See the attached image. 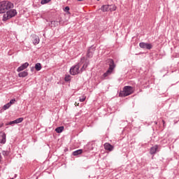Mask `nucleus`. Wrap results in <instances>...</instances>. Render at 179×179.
<instances>
[{
	"mask_svg": "<svg viewBox=\"0 0 179 179\" xmlns=\"http://www.w3.org/2000/svg\"><path fill=\"white\" fill-rule=\"evenodd\" d=\"M13 8V3L10 1H3L0 2V13H5Z\"/></svg>",
	"mask_w": 179,
	"mask_h": 179,
	"instance_id": "obj_1",
	"label": "nucleus"
},
{
	"mask_svg": "<svg viewBox=\"0 0 179 179\" xmlns=\"http://www.w3.org/2000/svg\"><path fill=\"white\" fill-rule=\"evenodd\" d=\"M134 87L131 86H124L123 87V91L120 92V97H127V96H131L134 93Z\"/></svg>",
	"mask_w": 179,
	"mask_h": 179,
	"instance_id": "obj_2",
	"label": "nucleus"
},
{
	"mask_svg": "<svg viewBox=\"0 0 179 179\" xmlns=\"http://www.w3.org/2000/svg\"><path fill=\"white\" fill-rule=\"evenodd\" d=\"M17 15V12L15 9L8 10L6 11V13L3 15V20L5 22L8 20V19H12V17H15Z\"/></svg>",
	"mask_w": 179,
	"mask_h": 179,
	"instance_id": "obj_3",
	"label": "nucleus"
},
{
	"mask_svg": "<svg viewBox=\"0 0 179 179\" xmlns=\"http://www.w3.org/2000/svg\"><path fill=\"white\" fill-rule=\"evenodd\" d=\"M79 68H80V63H78L74 66H72L70 69L71 75L75 76V75H78V73H81L80 70H79Z\"/></svg>",
	"mask_w": 179,
	"mask_h": 179,
	"instance_id": "obj_4",
	"label": "nucleus"
},
{
	"mask_svg": "<svg viewBox=\"0 0 179 179\" xmlns=\"http://www.w3.org/2000/svg\"><path fill=\"white\" fill-rule=\"evenodd\" d=\"M139 47L140 48L145 50H152V48H153V45H152V43L141 42L139 43Z\"/></svg>",
	"mask_w": 179,
	"mask_h": 179,
	"instance_id": "obj_5",
	"label": "nucleus"
},
{
	"mask_svg": "<svg viewBox=\"0 0 179 179\" xmlns=\"http://www.w3.org/2000/svg\"><path fill=\"white\" fill-rule=\"evenodd\" d=\"M108 63L109 66L108 70L113 72L116 66L115 63H114V60L113 59H108Z\"/></svg>",
	"mask_w": 179,
	"mask_h": 179,
	"instance_id": "obj_6",
	"label": "nucleus"
},
{
	"mask_svg": "<svg viewBox=\"0 0 179 179\" xmlns=\"http://www.w3.org/2000/svg\"><path fill=\"white\" fill-rule=\"evenodd\" d=\"M94 51H96V48L91 46L87 52V58H92L93 57V55L94 54Z\"/></svg>",
	"mask_w": 179,
	"mask_h": 179,
	"instance_id": "obj_7",
	"label": "nucleus"
},
{
	"mask_svg": "<svg viewBox=\"0 0 179 179\" xmlns=\"http://www.w3.org/2000/svg\"><path fill=\"white\" fill-rule=\"evenodd\" d=\"M104 149L106 150H108V152H113L114 150V147L113 146V145L108 143H106L104 145Z\"/></svg>",
	"mask_w": 179,
	"mask_h": 179,
	"instance_id": "obj_8",
	"label": "nucleus"
},
{
	"mask_svg": "<svg viewBox=\"0 0 179 179\" xmlns=\"http://www.w3.org/2000/svg\"><path fill=\"white\" fill-rule=\"evenodd\" d=\"M29 66V63L25 62L17 69V72H22Z\"/></svg>",
	"mask_w": 179,
	"mask_h": 179,
	"instance_id": "obj_9",
	"label": "nucleus"
},
{
	"mask_svg": "<svg viewBox=\"0 0 179 179\" xmlns=\"http://www.w3.org/2000/svg\"><path fill=\"white\" fill-rule=\"evenodd\" d=\"M94 145L93 144H87L85 146L84 150L85 152H92L93 149H94Z\"/></svg>",
	"mask_w": 179,
	"mask_h": 179,
	"instance_id": "obj_10",
	"label": "nucleus"
},
{
	"mask_svg": "<svg viewBox=\"0 0 179 179\" xmlns=\"http://www.w3.org/2000/svg\"><path fill=\"white\" fill-rule=\"evenodd\" d=\"M20 122H23V117H20L16 119L15 120L10 122L7 125H13V124H20Z\"/></svg>",
	"mask_w": 179,
	"mask_h": 179,
	"instance_id": "obj_11",
	"label": "nucleus"
},
{
	"mask_svg": "<svg viewBox=\"0 0 179 179\" xmlns=\"http://www.w3.org/2000/svg\"><path fill=\"white\" fill-rule=\"evenodd\" d=\"M157 149H159L158 145H154L152 147L150 150V155H156V152H157Z\"/></svg>",
	"mask_w": 179,
	"mask_h": 179,
	"instance_id": "obj_12",
	"label": "nucleus"
},
{
	"mask_svg": "<svg viewBox=\"0 0 179 179\" xmlns=\"http://www.w3.org/2000/svg\"><path fill=\"white\" fill-rule=\"evenodd\" d=\"M40 43V38L37 36H33V44L34 45H37Z\"/></svg>",
	"mask_w": 179,
	"mask_h": 179,
	"instance_id": "obj_13",
	"label": "nucleus"
},
{
	"mask_svg": "<svg viewBox=\"0 0 179 179\" xmlns=\"http://www.w3.org/2000/svg\"><path fill=\"white\" fill-rule=\"evenodd\" d=\"M102 12H108L110 10V5H103L101 7Z\"/></svg>",
	"mask_w": 179,
	"mask_h": 179,
	"instance_id": "obj_14",
	"label": "nucleus"
},
{
	"mask_svg": "<svg viewBox=\"0 0 179 179\" xmlns=\"http://www.w3.org/2000/svg\"><path fill=\"white\" fill-rule=\"evenodd\" d=\"M29 75V73L27 71H22L18 73L19 78H26Z\"/></svg>",
	"mask_w": 179,
	"mask_h": 179,
	"instance_id": "obj_15",
	"label": "nucleus"
},
{
	"mask_svg": "<svg viewBox=\"0 0 179 179\" xmlns=\"http://www.w3.org/2000/svg\"><path fill=\"white\" fill-rule=\"evenodd\" d=\"M89 66V62H85L82 68L80 70V72L82 73L84 71H86V68Z\"/></svg>",
	"mask_w": 179,
	"mask_h": 179,
	"instance_id": "obj_16",
	"label": "nucleus"
},
{
	"mask_svg": "<svg viewBox=\"0 0 179 179\" xmlns=\"http://www.w3.org/2000/svg\"><path fill=\"white\" fill-rule=\"evenodd\" d=\"M82 153H83V150H77L73 152V156H79V155H82Z\"/></svg>",
	"mask_w": 179,
	"mask_h": 179,
	"instance_id": "obj_17",
	"label": "nucleus"
},
{
	"mask_svg": "<svg viewBox=\"0 0 179 179\" xmlns=\"http://www.w3.org/2000/svg\"><path fill=\"white\" fill-rule=\"evenodd\" d=\"M1 143H3V145H4V143H6V134L5 133H3L1 136Z\"/></svg>",
	"mask_w": 179,
	"mask_h": 179,
	"instance_id": "obj_18",
	"label": "nucleus"
},
{
	"mask_svg": "<svg viewBox=\"0 0 179 179\" xmlns=\"http://www.w3.org/2000/svg\"><path fill=\"white\" fill-rule=\"evenodd\" d=\"M113 73V71H110V70L108 69L106 73L103 74V78H106L107 76H110Z\"/></svg>",
	"mask_w": 179,
	"mask_h": 179,
	"instance_id": "obj_19",
	"label": "nucleus"
},
{
	"mask_svg": "<svg viewBox=\"0 0 179 179\" xmlns=\"http://www.w3.org/2000/svg\"><path fill=\"white\" fill-rule=\"evenodd\" d=\"M62 131H64V126L59 127L55 129V131L57 134H61V132H62Z\"/></svg>",
	"mask_w": 179,
	"mask_h": 179,
	"instance_id": "obj_20",
	"label": "nucleus"
},
{
	"mask_svg": "<svg viewBox=\"0 0 179 179\" xmlns=\"http://www.w3.org/2000/svg\"><path fill=\"white\" fill-rule=\"evenodd\" d=\"M35 69L36 71H41V63H36L35 64Z\"/></svg>",
	"mask_w": 179,
	"mask_h": 179,
	"instance_id": "obj_21",
	"label": "nucleus"
},
{
	"mask_svg": "<svg viewBox=\"0 0 179 179\" xmlns=\"http://www.w3.org/2000/svg\"><path fill=\"white\" fill-rule=\"evenodd\" d=\"M58 26V21H51L50 27H57Z\"/></svg>",
	"mask_w": 179,
	"mask_h": 179,
	"instance_id": "obj_22",
	"label": "nucleus"
},
{
	"mask_svg": "<svg viewBox=\"0 0 179 179\" xmlns=\"http://www.w3.org/2000/svg\"><path fill=\"white\" fill-rule=\"evenodd\" d=\"M109 10H110V12H113L117 10V6H115V5H109Z\"/></svg>",
	"mask_w": 179,
	"mask_h": 179,
	"instance_id": "obj_23",
	"label": "nucleus"
},
{
	"mask_svg": "<svg viewBox=\"0 0 179 179\" xmlns=\"http://www.w3.org/2000/svg\"><path fill=\"white\" fill-rule=\"evenodd\" d=\"M10 103H8L3 106V109L8 110V108H10Z\"/></svg>",
	"mask_w": 179,
	"mask_h": 179,
	"instance_id": "obj_24",
	"label": "nucleus"
},
{
	"mask_svg": "<svg viewBox=\"0 0 179 179\" xmlns=\"http://www.w3.org/2000/svg\"><path fill=\"white\" fill-rule=\"evenodd\" d=\"M51 2V0H41V5H45V3H48Z\"/></svg>",
	"mask_w": 179,
	"mask_h": 179,
	"instance_id": "obj_25",
	"label": "nucleus"
},
{
	"mask_svg": "<svg viewBox=\"0 0 179 179\" xmlns=\"http://www.w3.org/2000/svg\"><path fill=\"white\" fill-rule=\"evenodd\" d=\"M64 80H65V82H69V80H71V76H69V75L66 76L64 78Z\"/></svg>",
	"mask_w": 179,
	"mask_h": 179,
	"instance_id": "obj_26",
	"label": "nucleus"
},
{
	"mask_svg": "<svg viewBox=\"0 0 179 179\" xmlns=\"http://www.w3.org/2000/svg\"><path fill=\"white\" fill-rule=\"evenodd\" d=\"M1 154L3 155V156H8L9 155V152L3 150L1 152Z\"/></svg>",
	"mask_w": 179,
	"mask_h": 179,
	"instance_id": "obj_27",
	"label": "nucleus"
},
{
	"mask_svg": "<svg viewBox=\"0 0 179 179\" xmlns=\"http://www.w3.org/2000/svg\"><path fill=\"white\" fill-rule=\"evenodd\" d=\"M15 102H16V99H13L10 101V102H8V104H10V106H12V104H15Z\"/></svg>",
	"mask_w": 179,
	"mask_h": 179,
	"instance_id": "obj_28",
	"label": "nucleus"
},
{
	"mask_svg": "<svg viewBox=\"0 0 179 179\" xmlns=\"http://www.w3.org/2000/svg\"><path fill=\"white\" fill-rule=\"evenodd\" d=\"M86 100V96H83V98H80V101L83 102Z\"/></svg>",
	"mask_w": 179,
	"mask_h": 179,
	"instance_id": "obj_29",
	"label": "nucleus"
},
{
	"mask_svg": "<svg viewBox=\"0 0 179 179\" xmlns=\"http://www.w3.org/2000/svg\"><path fill=\"white\" fill-rule=\"evenodd\" d=\"M69 6H66L64 8L65 12H69Z\"/></svg>",
	"mask_w": 179,
	"mask_h": 179,
	"instance_id": "obj_30",
	"label": "nucleus"
},
{
	"mask_svg": "<svg viewBox=\"0 0 179 179\" xmlns=\"http://www.w3.org/2000/svg\"><path fill=\"white\" fill-rule=\"evenodd\" d=\"M85 57H83L80 58V62H83V61H85Z\"/></svg>",
	"mask_w": 179,
	"mask_h": 179,
	"instance_id": "obj_31",
	"label": "nucleus"
},
{
	"mask_svg": "<svg viewBox=\"0 0 179 179\" xmlns=\"http://www.w3.org/2000/svg\"><path fill=\"white\" fill-rule=\"evenodd\" d=\"M2 127H3V123H1V124H0V128H2Z\"/></svg>",
	"mask_w": 179,
	"mask_h": 179,
	"instance_id": "obj_32",
	"label": "nucleus"
},
{
	"mask_svg": "<svg viewBox=\"0 0 179 179\" xmlns=\"http://www.w3.org/2000/svg\"><path fill=\"white\" fill-rule=\"evenodd\" d=\"M1 159H2V156H1V153H0V162H1Z\"/></svg>",
	"mask_w": 179,
	"mask_h": 179,
	"instance_id": "obj_33",
	"label": "nucleus"
},
{
	"mask_svg": "<svg viewBox=\"0 0 179 179\" xmlns=\"http://www.w3.org/2000/svg\"><path fill=\"white\" fill-rule=\"evenodd\" d=\"M75 105H76V106H79V103H75Z\"/></svg>",
	"mask_w": 179,
	"mask_h": 179,
	"instance_id": "obj_34",
	"label": "nucleus"
},
{
	"mask_svg": "<svg viewBox=\"0 0 179 179\" xmlns=\"http://www.w3.org/2000/svg\"><path fill=\"white\" fill-rule=\"evenodd\" d=\"M79 2H80V1H83V0H78Z\"/></svg>",
	"mask_w": 179,
	"mask_h": 179,
	"instance_id": "obj_35",
	"label": "nucleus"
},
{
	"mask_svg": "<svg viewBox=\"0 0 179 179\" xmlns=\"http://www.w3.org/2000/svg\"><path fill=\"white\" fill-rule=\"evenodd\" d=\"M163 122H164V120H163Z\"/></svg>",
	"mask_w": 179,
	"mask_h": 179,
	"instance_id": "obj_36",
	"label": "nucleus"
},
{
	"mask_svg": "<svg viewBox=\"0 0 179 179\" xmlns=\"http://www.w3.org/2000/svg\"><path fill=\"white\" fill-rule=\"evenodd\" d=\"M97 1H100V0H97Z\"/></svg>",
	"mask_w": 179,
	"mask_h": 179,
	"instance_id": "obj_37",
	"label": "nucleus"
}]
</instances>
